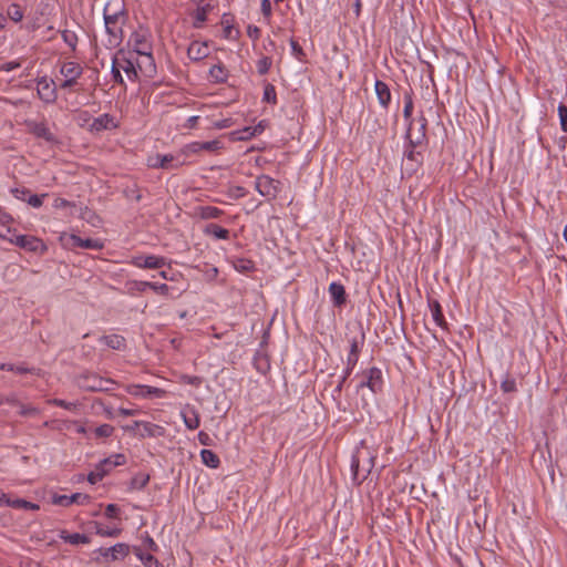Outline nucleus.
<instances>
[{
    "label": "nucleus",
    "mask_w": 567,
    "mask_h": 567,
    "mask_svg": "<svg viewBox=\"0 0 567 567\" xmlns=\"http://www.w3.org/2000/svg\"><path fill=\"white\" fill-rule=\"evenodd\" d=\"M27 125L29 131L37 137L43 138L48 142L54 141L53 134L44 123L28 122Z\"/></svg>",
    "instance_id": "nucleus-23"
},
{
    "label": "nucleus",
    "mask_w": 567,
    "mask_h": 567,
    "mask_svg": "<svg viewBox=\"0 0 567 567\" xmlns=\"http://www.w3.org/2000/svg\"><path fill=\"white\" fill-rule=\"evenodd\" d=\"M124 22H115L113 20H104L105 31L107 34V47L117 48L123 40Z\"/></svg>",
    "instance_id": "nucleus-9"
},
{
    "label": "nucleus",
    "mask_w": 567,
    "mask_h": 567,
    "mask_svg": "<svg viewBox=\"0 0 567 567\" xmlns=\"http://www.w3.org/2000/svg\"><path fill=\"white\" fill-rule=\"evenodd\" d=\"M118 512L120 509L115 504H109L105 508V516L109 518H116Z\"/></svg>",
    "instance_id": "nucleus-58"
},
{
    "label": "nucleus",
    "mask_w": 567,
    "mask_h": 567,
    "mask_svg": "<svg viewBox=\"0 0 567 567\" xmlns=\"http://www.w3.org/2000/svg\"><path fill=\"white\" fill-rule=\"evenodd\" d=\"M143 547L146 551H150V553H153V551H157L158 550V546L157 544L154 542V539L148 535L146 534L144 537H143Z\"/></svg>",
    "instance_id": "nucleus-47"
},
{
    "label": "nucleus",
    "mask_w": 567,
    "mask_h": 567,
    "mask_svg": "<svg viewBox=\"0 0 567 567\" xmlns=\"http://www.w3.org/2000/svg\"><path fill=\"white\" fill-rule=\"evenodd\" d=\"M265 123L264 121H260L255 126H247L243 130L235 131L230 133L231 140L234 141H248L259 134H261L265 131Z\"/></svg>",
    "instance_id": "nucleus-16"
},
{
    "label": "nucleus",
    "mask_w": 567,
    "mask_h": 567,
    "mask_svg": "<svg viewBox=\"0 0 567 567\" xmlns=\"http://www.w3.org/2000/svg\"><path fill=\"white\" fill-rule=\"evenodd\" d=\"M37 92L39 97L45 103H53L56 99L54 83L45 78L38 81Z\"/></svg>",
    "instance_id": "nucleus-13"
},
{
    "label": "nucleus",
    "mask_w": 567,
    "mask_h": 567,
    "mask_svg": "<svg viewBox=\"0 0 567 567\" xmlns=\"http://www.w3.org/2000/svg\"><path fill=\"white\" fill-rule=\"evenodd\" d=\"M147 288H151V281H132L130 282V289L137 292H144Z\"/></svg>",
    "instance_id": "nucleus-52"
},
{
    "label": "nucleus",
    "mask_w": 567,
    "mask_h": 567,
    "mask_svg": "<svg viewBox=\"0 0 567 567\" xmlns=\"http://www.w3.org/2000/svg\"><path fill=\"white\" fill-rule=\"evenodd\" d=\"M181 382L183 383H186V384H190V385H194V386H199L202 384V379L199 377H196V375H182L181 377Z\"/></svg>",
    "instance_id": "nucleus-53"
},
{
    "label": "nucleus",
    "mask_w": 567,
    "mask_h": 567,
    "mask_svg": "<svg viewBox=\"0 0 567 567\" xmlns=\"http://www.w3.org/2000/svg\"><path fill=\"white\" fill-rule=\"evenodd\" d=\"M86 382L82 384L89 391H102V378L96 374L85 377Z\"/></svg>",
    "instance_id": "nucleus-35"
},
{
    "label": "nucleus",
    "mask_w": 567,
    "mask_h": 567,
    "mask_svg": "<svg viewBox=\"0 0 567 567\" xmlns=\"http://www.w3.org/2000/svg\"><path fill=\"white\" fill-rule=\"evenodd\" d=\"M48 403L70 411H75L80 406L79 402H68L61 399H50L48 400Z\"/></svg>",
    "instance_id": "nucleus-41"
},
{
    "label": "nucleus",
    "mask_w": 567,
    "mask_h": 567,
    "mask_svg": "<svg viewBox=\"0 0 567 567\" xmlns=\"http://www.w3.org/2000/svg\"><path fill=\"white\" fill-rule=\"evenodd\" d=\"M0 505H8L13 508H23L29 511H38L40 506L35 503H31L21 498L10 499L4 493L0 494Z\"/></svg>",
    "instance_id": "nucleus-20"
},
{
    "label": "nucleus",
    "mask_w": 567,
    "mask_h": 567,
    "mask_svg": "<svg viewBox=\"0 0 567 567\" xmlns=\"http://www.w3.org/2000/svg\"><path fill=\"white\" fill-rule=\"evenodd\" d=\"M374 90L380 105L386 109L391 102V92L388 84L377 80L374 83Z\"/></svg>",
    "instance_id": "nucleus-24"
},
{
    "label": "nucleus",
    "mask_w": 567,
    "mask_h": 567,
    "mask_svg": "<svg viewBox=\"0 0 567 567\" xmlns=\"http://www.w3.org/2000/svg\"><path fill=\"white\" fill-rule=\"evenodd\" d=\"M60 73L63 78L78 80L83 73V68L76 62L68 61L62 63Z\"/></svg>",
    "instance_id": "nucleus-22"
},
{
    "label": "nucleus",
    "mask_w": 567,
    "mask_h": 567,
    "mask_svg": "<svg viewBox=\"0 0 567 567\" xmlns=\"http://www.w3.org/2000/svg\"><path fill=\"white\" fill-rule=\"evenodd\" d=\"M255 187L256 190L264 197L272 198L277 194V184L275 179L267 175L257 177Z\"/></svg>",
    "instance_id": "nucleus-12"
},
{
    "label": "nucleus",
    "mask_w": 567,
    "mask_h": 567,
    "mask_svg": "<svg viewBox=\"0 0 567 567\" xmlns=\"http://www.w3.org/2000/svg\"><path fill=\"white\" fill-rule=\"evenodd\" d=\"M121 69L113 62L112 64V74L116 82L123 83V78L121 75Z\"/></svg>",
    "instance_id": "nucleus-64"
},
{
    "label": "nucleus",
    "mask_w": 567,
    "mask_h": 567,
    "mask_svg": "<svg viewBox=\"0 0 567 567\" xmlns=\"http://www.w3.org/2000/svg\"><path fill=\"white\" fill-rule=\"evenodd\" d=\"M53 504L61 506H69L73 503L86 504L90 502V496L82 493H75L72 495H56L52 499Z\"/></svg>",
    "instance_id": "nucleus-18"
},
{
    "label": "nucleus",
    "mask_w": 567,
    "mask_h": 567,
    "mask_svg": "<svg viewBox=\"0 0 567 567\" xmlns=\"http://www.w3.org/2000/svg\"><path fill=\"white\" fill-rule=\"evenodd\" d=\"M12 221V217L10 214H8L7 212H4L1 207H0V224L1 225H9L10 223Z\"/></svg>",
    "instance_id": "nucleus-63"
},
{
    "label": "nucleus",
    "mask_w": 567,
    "mask_h": 567,
    "mask_svg": "<svg viewBox=\"0 0 567 567\" xmlns=\"http://www.w3.org/2000/svg\"><path fill=\"white\" fill-rule=\"evenodd\" d=\"M141 430L138 431V437L140 439H146V437H158L163 436L165 434V429L161 425L142 421Z\"/></svg>",
    "instance_id": "nucleus-21"
},
{
    "label": "nucleus",
    "mask_w": 567,
    "mask_h": 567,
    "mask_svg": "<svg viewBox=\"0 0 567 567\" xmlns=\"http://www.w3.org/2000/svg\"><path fill=\"white\" fill-rule=\"evenodd\" d=\"M370 467H367V468H363L361 471L360 468V453L358 452L357 454H354L352 456V460H351V472H352V475H353V480L354 481H361L365 477V475L370 472Z\"/></svg>",
    "instance_id": "nucleus-31"
},
{
    "label": "nucleus",
    "mask_w": 567,
    "mask_h": 567,
    "mask_svg": "<svg viewBox=\"0 0 567 567\" xmlns=\"http://www.w3.org/2000/svg\"><path fill=\"white\" fill-rule=\"evenodd\" d=\"M137 424H142V421H134L133 424L124 426V430L138 436V431L141 430V425H137Z\"/></svg>",
    "instance_id": "nucleus-60"
},
{
    "label": "nucleus",
    "mask_w": 567,
    "mask_h": 567,
    "mask_svg": "<svg viewBox=\"0 0 567 567\" xmlns=\"http://www.w3.org/2000/svg\"><path fill=\"white\" fill-rule=\"evenodd\" d=\"M127 44L133 50V52L142 59V62L137 63L140 70L144 74L151 75L155 70V65L152 54V41L150 31L140 27L132 32Z\"/></svg>",
    "instance_id": "nucleus-1"
},
{
    "label": "nucleus",
    "mask_w": 567,
    "mask_h": 567,
    "mask_svg": "<svg viewBox=\"0 0 567 567\" xmlns=\"http://www.w3.org/2000/svg\"><path fill=\"white\" fill-rule=\"evenodd\" d=\"M206 19H207V8L204 6L198 7L194 13V27L200 28L203 25V23L206 21Z\"/></svg>",
    "instance_id": "nucleus-40"
},
{
    "label": "nucleus",
    "mask_w": 567,
    "mask_h": 567,
    "mask_svg": "<svg viewBox=\"0 0 567 567\" xmlns=\"http://www.w3.org/2000/svg\"><path fill=\"white\" fill-rule=\"evenodd\" d=\"M62 39L70 49L75 50L78 44V35L75 34V32L64 30L62 32Z\"/></svg>",
    "instance_id": "nucleus-42"
},
{
    "label": "nucleus",
    "mask_w": 567,
    "mask_h": 567,
    "mask_svg": "<svg viewBox=\"0 0 567 567\" xmlns=\"http://www.w3.org/2000/svg\"><path fill=\"white\" fill-rule=\"evenodd\" d=\"M228 194L231 198H240L246 195V190L241 186H231L228 190Z\"/></svg>",
    "instance_id": "nucleus-55"
},
{
    "label": "nucleus",
    "mask_w": 567,
    "mask_h": 567,
    "mask_svg": "<svg viewBox=\"0 0 567 567\" xmlns=\"http://www.w3.org/2000/svg\"><path fill=\"white\" fill-rule=\"evenodd\" d=\"M95 533L102 537H117L121 535V528H105L101 524H95Z\"/></svg>",
    "instance_id": "nucleus-38"
},
{
    "label": "nucleus",
    "mask_w": 567,
    "mask_h": 567,
    "mask_svg": "<svg viewBox=\"0 0 567 567\" xmlns=\"http://www.w3.org/2000/svg\"><path fill=\"white\" fill-rule=\"evenodd\" d=\"M205 234L214 236L217 239H228L229 231L216 224H209L205 228Z\"/></svg>",
    "instance_id": "nucleus-34"
},
{
    "label": "nucleus",
    "mask_w": 567,
    "mask_h": 567,
    "mask_svg": "<svg viewBox=\"0 0 567 567\" xmlns=\"http://www.w3.org/2000/svg\"><path fill=\"white\" fill-rule=\"evenodd\" d=\"M181 417L188 430H196L200 425L199 413L195 406L186 404L181 410Z\"/></svg>",
    "instance_id": "nucleus-14"
},
{
    "label": "nucleus",
    "mask_w": 567,
    "mask_h": 567,
    "mask_svg": "<svg viewBox=\"0 0 567 567\" xmlns=\"http://www.w3.org/2000/svg\"><path fill=\"white\" fill-rule=\"evenodd\" d=\"M133 551L144 567H159L158 560L152 555V553L144 551L141 547H134Z\"/></svg>",
    "instance_id": "nucleus-28"
},
{
    "label": "nucleus",
    "mask_w": 567,
    "mask_h": 567,
    "mask_svg": "<svg viewBox=\"0 0 567 567\" xmlns=\"http://www.w3.org/2000/svg\"><path fill=\"white\" fill-rule=\"evenodd\" d=\"M209 78L216 83H223L228 78V71L223 64H215L209 69Z\"/></svg>",
    "instance_id": "nucleus-32"
},
{
    "label": "nucleus",
    "mask_w": 567,
    "mask_h": 567,
    "mask_svg": "<svg viewBox=\"0 0 567 567\" xmlns=\"http://www.w3.org/2000/svg\"><path fill=\"white\" fill-rule=\"evenodd\" d=\"M224 148L220 140H213L207 142H193L182 148V153L187 155L198 154L200 152L218 153Z\"/></svg>",
    "instance_id": "nucleus-6"
},
{
    "label": "nucleus",
    "mask_w": 567,
    "mask_h": 567,
    "mask_svg": "<svg viewBox=\"0 0 567 567\" xmlns=\"http://www.w3.org/2000/svg\"><path fill=\"white\" fill-rule=\"evenodd\" d=\"M0 370L13 371L17 373H33L37 375H41L40 369H34V368L29 369V368H25L22 365L14 367L13 364H8V363H0Z\"/></svg>",
    "instance_id": "nucleus-36"
},
{
    "label": "nucleus",
    "mask_w": 567,
    "mask_h": 567,
    "mask_svg": "<svg viewBox=\"0 0 567 567\" xmlns=\"http://www.w3.org/2000/svg\"><path fill=\"white\" fill-rule=\"evenodd\" d=\"M23 11L17 3H12L7 9V17L13 22H20L23 19Z\"/></svg>",
    "instance_id": "nucleus-37"
},
{
    "label": "nucleus",
    "mask_w": 567,
    "mask_h": 567,
    "mask_svg": "<svg viewBox=\"0 0 567 567\" xmlns=\"http://www.w3.org/2000/svg\"><path fill=\"white\" fill-rule=\"evenodd\" d=\"M53 207L55 209H68V208H74V204L72 202H69L62 197H56L53 200Z\"/></svg>",
    "instance_id": "nucleus-51"
},
{
    "label": "nucleus",
    "mask_w": 567,
    "mask_h": 567,
    "mask_svg": "<svg viewBox=\"0 0 567 567\" xmlns=\"http://www.w3.org/2000/svg\"><path fill=\"white\" fill-rule=\"evenodd\" d=\"M99 340L102 344H105L106 347L114 350H121L125 347L124 338L118 334L103 336Z\"/></svg>",
    "instance_id": "nucleus-30"
},
{
    "label": "nucleus",
    "mask_w": 567,
    "mask_h": 567,
    "mask_svg": "<svg viewBox=\"0 0 567 567\" xmlns=\"http://www.w3.org/2000/svg\"><path fill=\"white\" fill-rule=\"evenodd\" d=\"M104 20H113L115 22H126V12L123 0H110L104 6Z\"/></svg>",
    "instance_id": "nucleus-7"
},
{
    "label": "nucleus",
    "mask_w": 567,
    "mask_h": 567,
    "mask_svg": "<svg viewBox=\"0 0 567 567\" xmlns=\"http://www.w3.org/2000/svg\"><path fill=\"white\" fill-rule=\"evenodd\" d=\"M185 164L184 159H178L175 155H159V163H151L153 168H176Z\"/></svg>",
    "instance_id": "nucleus-25"
},
{
    "label": "nucleus",
    "mask_w": 567,
    "mask_h": 567,
    "mask_svg": "<svg viewBox=\"0 0 567 567\" xmlns=\"http://www.w3.org/2000/svg\"><path fill=\"white\" fill-rule=\"evenodd\" d=\"M413 107L414 106L411 94H405L403 116L408 123L406 137L412 144L419 145L425 138L426 118L423 115H421L417 121L412 118Z\"/></svg>",
    "instance_id": "nucleus-2"
},
{
    "label": "nucleus",
    "mask_w": 567,
    "mask_h": 567,
    "mask_svg": "<svg viewBox=\"0 0 567 567\" xmlns=\"http://www.w3.org/2000/svg\"><path fill=\"white\" fill-rule=\"evenodd\" d=\"M260 9L265 17L266 22L269 23L271 14H272V8H271L270 0H261Z\"/></svg>",
    "instance_id": "nucleus-48"
},
{
    "label": "nucleus",
    "mask_w": 567,
    "mask_h": 567,
    "mask_svg": "<svg viewBox=\"0 0 567 567\" xmlns=\"http://www.w3.org/2000/svg\"><path fill=\"white\" fill-rule=\"evenodd\" d=\"M501 389L505 393L515 392L516 391V382L514 379L506 375L504 380L501 382Z\"/></svg>",
    "instance_id": "nucleus-45"
},
{
    "label": "nucleus",
    "mask_w": 567,
    "mask_h": 567,
    "mask_svg": "<svg viewBox=\"0 0 567 567\" xmlns=\"http://www.w3.org/2000/svg\"><path fill=\"white\" fill-rule=\"evenodd\" d=\"M221 214V210L214 206H205L200 208L199 215L204 219H213L218 218Z\"/></svg>",
    "instance_id": "nucleus-39"
},
{
    "label": "nucleus",
    "mask_w": 567,
    "mask_h": 567,
    "mask_svg": "<svg viewBox=\"0 0 567 567\" xmlns=\"http://www.w3.org/2000/svg\"><path fill=\"white\" fill-rule=\"evenodd\" d=\"M125 463V456L123 454H115L103 461V465L117 466Z\"/></svg>",
    "instance_id": "nucleus-46"
},
{
    "label": "nucleus",
    "mask_w": 567,
    "mask_h": 567,
    "mask_svg": "<svg viewBox=\"0 0 567 567\" xmlns=\"http://www.w3.org/2000/svg\"><path fill=\"white\" fill-rule=\"evenodd\" d=\"M260 29L257 27V25H254V24H249L247 27V35L254 40V41H257L259 38H260Z\"/></svg>",
    "instance_id": "nucleus-56"
},
{
    "label": "nucleus",
    "mask_w": 567,
    "mask_h": 567,
    "mask_svg": "<svg viewBox=\"0 0 567 567\" xmlns=\"http://www.w3.org/2000/svg\"><path fill=\"white\" fill-rule=\"evenodd\" d=\"M60 538L64 540L65 543H69L71 545H81V544H89L90 538L84 534H70L66 530H61L59 534Z\"/></svg>",
    "instance_id": "nucleus-29"
},
{
    "label": "nucleus",
    "mask_w": 567,
    "mask_h": 567,
    "mask_svg": "<svg viewBox=\"0 0 567 567\" xmlns=\"http://www.w3.org/2000/svg\"><path fill=\"white\" fill-rule=\"evenodd\" d=\"M125 391L135 398H164L166 395V391L159 388L144 385V384H128L125 388Z\"/></svg>",
    "instance_id": "nucleus-8"
},
{
    "label": "nucleus",
    "mask_w": 567,
    "mask_h": 567,
    "mask_svg": "<svg viewBox=\"0 0 567 567\" xmlns=\"http://www.w3.org/2000/svg\"><path fill=\"white\" fill-rule=\"evenodd\" d=\"M290 47H291V51L292 53L297 56V58H300L302 54H303V51H302V48L298 44L297 41H295L293 39L290 40Z\"/></svg>",
    "instance_id": "nucleus-61"
},
{
    "label": "nucleus",
    "mask_w": 567,
    "mask_h": 567,
    "mask_svg": "<svg viewBox=\"0 0 567 567\" xmlns=\"http://www.w3.org/2000/svg\"><path fill=\"white\" fill-rule=\"evenodd\" d=\"M40 411L34 406H22L20 410L21 415H38Z\"/></svg>",
    "instance_id": "nucleus-62"
},
{
    "label": "nucleus",
    "mask_w": 567,
    "mask_h": 567,
    "mask_svg": "<svg viewBox=\"0 0 567 567\" xmlns=\"http://www.w3.org/2000/svg\"><path fill=\"white\" fill-rule=\"evenodd\" d=\"M114 427L110 424H102L97 426L94 431L95 436L97 437H109L113 434Z\"/></svg>",
    "instance_id": "nucleus-43"
},
{
    "label": "nucleus",
    "mask_w": 567,
    "mask_h": 567,
    "mask_svg": "<svg viewBox=\"0 0 567 567\" xmlns=\"http://www.w3.org/2000/svg\"><path fill=\"white\" fill-rule=\"evenodd\" d=\"M9 241L30 252L43 255L48 250V246L42 239L30 235H18L9 238Z\"/></svg>",
    "instance_id": "nucleus-4"
},
{
    "label": "nucleus",
    "mask_w": 567,
    "mask_h": 567,
    "mask_svg": "<svg viewBox=\"0 0 567 567\" xmlns=\"http://www.w3.org/2000/svg\"><path fill=\"white\" fill-rule=\"evenodd\" d=\"M560 127L561 130L567 133V106L564 104H559L557 107Z\"/></svg>",
    "instance_id": "nucleus-44"
},
{
    "label": "nucleus",
    "mask_w": 567,
    "mask_h": 567,
    "mask_svg": "<svg viewBox=\"0 0 567 567\" xmlns=\"http://www.w3.org/2000/svg\"><path fill=\"white\" fill-rule=\"evenodd\" d=\"M365 380L361 382L360 386L363 388V386H367L369 388L372 392H378L381 390L382 388V372L380 369L378 368H370L367 372H365Z\"/></svg>",
    "instance_id": "nucleus-15"
},
{
    "label": "nucleus",
    "mask_w": 567,
    "mask_h": 567,
    "mask_svg": "<svg viewBox=\"0 0 567 567\" xmlns=\"http://www.w3.org/2000/svg\"><path fill=\"white\" fill-rule=\"evenodd\" d=\"M48 196V194L42 195H30L25 200L28 204L34 208H39L43 204V199Z\"/></svg>",
    "instance_id": "nucleus-49"
},
{
    "label": "nucleus",
    "mask_w": 567,
    "mask_h": 567,
    "mask_svg": "<svg viewBox=\"0 0 567 567\" xmlns=\"http://www.w3.org/2000/svg\"><path fill=\"white\" fill-rule=\"evenodd\" d=\"M271 59L268 56H264L258 61L257 69L260 74H266L271 66Z\"/></svg>",
    "instance_id": "nucleus-50"
},
{
    "label": "nucleus",
    "mask_w": 567,
    "mask_h": 567,
    "mask_svg": "<svg viewBox=\"0 0 567 567\" xmlns=\"http://www.w3.org/2000/svg\"><path fill=\"white\" fill-rule=\"evenodd\" d=\"M113 62L125 72L128 79L134 80L137 78L138 72L143 73L137 66L138 62H142L141 58H134L133 53L120 52L113 59Z\"/></svg>",
    "instance_id": "nucleus-5"
},
{
    "label": "nucleus",
    "mask_w": 567,
    "mask_h": 567,
    "mask_svg": "<svg viewBox=\"0 0 567 567\" xmlns=\"http://www.w3.org/2000/svg\"><path fill=\"white\" fill-rule=\"evenodd\" d=\"M200 458L202 462L210 468H217L220 465L219 457L212 450H202Z\"/></svg>",
    "instance_id": "nucleus-33"
},
{
    "label": "nucleus",
    "mask_w": 567,
    "mask_h": 567,
    "mask_svg": "<svg viewBox=\"0 0 567 567\" xmlns=\"http://www.w3.org/2000/svg\"><path fill=\"white\" fill-rule=\"evenodd\" d=\"M150 289L163 296H168L169 292V287L165 284L151 282Z\"/></svg>",
    "instance_id": "nucleus-54"
},
{
    "label": "nucleus",
    "mask_w": 567,
    "mask_h": 567,
    "mask_svg": "<svg viewBox=\"0 0 567 567\" xmlns=\"http://www.w3.org/2000/svg\"><path fill=\"white\" fill-rule=\"evenodd\" d=\"M131 264L142 269H158L166 265L164 257L147 255L133 257Z\"/></svg>",
    "instance_id": "nucleus-10"
},
{
    "label": "nucleus",
    "mask_w": 567,
    "mask_h": 567,
    "mask_svg": "<svg viewBox=\"0 0 567 567\" xmlns=\"http://www.w3.org/2000/svg\"><path fill=\"white\" fill-rule=\"evenodd\" d=\"M329 293L336 306L340 307L346 303V290L341 284L331 282L329 285Z\"/></svg>",
    "instance_id": "nucleus-26"
},
{
    "label": "nucleus",
    "mask_w": 567,
    "mask_h": 567,
    "mask_svg": "<svg viewBox=\"0 0 567 567\" xmlns=\"http://www.w3.org/2000/svg\"><path fill=\"white\" fill-rule=\"evenodd\" d=\"M100 553L105 558L110 557L111 560H121L130 554V546L125 543H117L110 548H101Z\"/></svg>",
    "instance_id": "nucleus-17"
},
{
    "label": "nucleus",
    "mask_w": 567,
    "mask_h": 567,
    "mask_svg": "<svg viewBox=\"0 0 567 567\" xmlns=\"http://www.w3.org/2000/svg\"><path fill=\"white\" fill-rule=\"evenodd\" d=\"M235 268L239 271H249L254 268V265L251 261L249 260H238L236 264H235Z\"/></svg>",
    "instance_id": "nucleus-57"
},
{
    "label": "nucleus",
    "mask_w": 567,
    "mask_h": 567,
    "mask_svg": "<svg viewBox=\"0 0 567 567\" xmlns=\"http://www.w3.org/2000/svg\"><path fill=\"white\" fill-rule=\"evenodd\" d=\"M429 307H430L431 316H432L434 323L442 329H446L447 323L444 319L442 308H441V305L439 303V301L431 300L429 302Z\"/></svg>",
    "instance_id": "nucleus-27"
},
{
    "label": "nucleus",
    "mask_w": 567,
    "mask_h": 567,
    "mask_svg": "<svg viewBox=\"0 0 567 567\" xmlns=\"http://www.w3.org/2000/svg\"><path fill=\"white\" fill-rule=\"evenodd\" d=\"M29 190L27 188H12L11 194L20 200H25V196L28 195Z\"/></svg>",
    "instance_id": "nucleus-59"
},
{
    "label": "nucleus",
    "mask_w": 567,
    "mask_h": 567,
    "mask_svg": "<svg viewBox=\"0 0 567 567\" xmlns=\"http://www.w3.org/2000/svg\"><path fill=\"white\" fill-rule=\"evenodd\" d=\"M61 245L64 248L73 249V248H83V249H94L100 250L104 247L103 243L99 239H82L81 237L74 234L62 233L59 238Z\"/></svg>",
    "instance_id": "nucleus-3"
},
{
    "label": "nucleus",
    "mask_w": 567,
    "mask_h": 567,
    "mask_svg": "<svg viewBox=\"0 0 567 567\" xmlns=\"http://www.w3.org/2000/svg\"><path fill=\"white\" fill-rule=\"evenodd\" d=\"M208 54L209 47L207 42L193 41L187 49V55L193 61H200L208 56Z\"/></svg>",
    "instance_id": "nucleus-19"
},
{
    "label": "nucleus",
    "mask_w": 567,
    "mask_h": 567,
    "mask_svg": "<svg viewBox=\"0 0 567 567\" xmlns=\"http://www.w3.org/2000/svg\"><path fill=\"white\" fill-rule=\"evenodd\" d=\"M117 126V120L113 115L104 113L91 121V123L89 124V131L101 132L104 130H114Z\"/></svg>",
    "instance_id": "nucleus-11"
}]
</instances>
